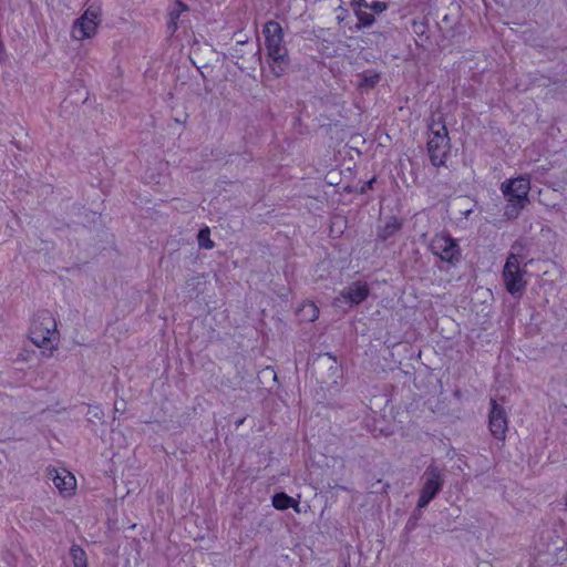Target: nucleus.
<instances>
[{
	"label": "nucleus",
	"mask_w": 567,
	"mask_h": 567,
	"mask_svg": "<svg viewBox=\"0 0 567 567\" xmlns=\"http://www.w3.org/2000/svg\"><path fill=\"white\" fill-rule=\"evenodd\" d=\"M29 339L44 355L51 357L58 350L60 332L51 312L42 310L33 316L29 328Z\"/></svg>",
	"instance_id": "1"
},
{
	"label": "nucleus",
	"mask_w": 567,
	"mask_h": 567,
	"mask_svg": "<svg viewBox=\"0 0 567 567\" xmlns=\"http://www.w3.org/2000/svg\"><path fill=\"white\" fill-rule=\"evenodd\" d=\"M506 205L503 216L507 220H515L519 217L523 209L529 204L530 178L528 175L508 178L499 187Z\"/></svg>",
	"instance_id": "2"
},
{
	"label": "nucleus",
	"mask_w": 567,
	"mask_h": 567,
	"mask_svg": "<svg viewBox=\"0 0 567 567\" xmlns=\"http://www.w3.org/2000/svg\"><path fill=\"white\" fill-rule=\"evenodd\" d=\"M264 35L271 71L276 76H280L288 68L287 50L282 44V28L278 22L269 21L264 27Z\"/></svg>",
	"instance_id": "3"
},
{
	"label": "nucleus",
	"mask_w": 567,
	"mask_h": 567,
	"mask_svg": "<svg viewBox=\"0 0 567 567\" xmlns=\"http://www.w3.org/2000/svg\"><path fill=\"white\" fill-rule=\"evenodd\" d=\"M430 137L427 141V153L430 162L434 167L445 166L451 150V140L445 121L442 116L432 118L429 124Z\"/></svg>",
	"instance_id": "4"
},
{
	"label": "nucleus",
	"mask_w": 567,
	"mask_h": 567,
	"mask_svg": "<svg viewBox=\"0 0 567 567\" xmlns=\"http://www.w3.org/2000/svg\"><path fill=\"white\" fill-rule=\"evenodd\" d=\"M427 248L441 262L446 264L449 268H455L462 261V248L458 240L453 238L447 231L434 234Z\"/></svg>",
	"instance_id": "5"
},
{
	"label": "nucleus",
	"mask_w": 567,
	"mask_h": 567,
	"mask_svg": "<svg viewBox=\"0 0 567 567\" xmlns=\"http://www.w3.org/2000/svg\"><path fill=\"white\" fill-rule=\"evenodd\" d=\"M102 22V8L97 4L89 6L84 12L76 18L70 29V37L76 42L93 39Z\"/></svg>",
	"instance_id": "6"
},
{
	"label": "nucleus",
	"mask_w": 567,
	"mask_h": 567,
	"mask_svg": "<svg viewBox=\"0 0 567 567\" xmlns=\"http://www.w3.org/2000/svg\"><path fill=\"white\" fill-rule=\"evenodd\" d=\"M524 274L526 270L520 268L518 256L509 254L503 268V280L507 292L514 298H520L526 289Z\"/></svg>",
	"instance_id": "7"
},
{
	"label": "nucleus",
	"mask_w": 567,
	"mask_h": 567,
	"mask_svg": "<svg viewBox=\"0 0 567 567\" xmlns=\"http://www.w3.org/2000/svg\"><path fill=\"white\" fill-rule=\"evenodd\" d=\"M423 486L420 491L419 506L426 507L443 489L445 480L442 470L431 463L422 476Z\"/></svg>",
	"instance_id": "8"
},
{
	"label": "nucleus",
	"mask_w": 567,
	"mask_h": 567,
	"mask_svg": "<svg viewBox=\"0 0 567 567\" xmlns=\"http://www.w3.org/2000/svg\"><path fill=\"white\" fill-rule=\"evenodd\" d=\"M47 476L63 498H70L75 495L78 482L73 473L66 468L49 466L47 468Z\"/></svg>",
	"instance_id": "9"
},
{
	"label": "nucleus",
	"mask_w": 567,
	"mask_h": 567,
	"mask_svg": "<svg viewBox=\"0 0 567 567\" xmlns=\"http://www.w3.org/2000/svg\"><path fill=\"white\" fill-rule=\"evenodd\" d=\"M488 429L494 439L505 441L508 430L507 413L495 399H491V410L488 413Z\"/></svg>",
	"instance_id": "10"
},
{
	"label": "nucleus",
	"mask_w": 567,
	"mask_h": 567,
	"mask_svg": "<svg viewBox=\"0 0 567 567\" xmlns=\"http://www.w3.org/2000/svg\"><path fill=\"white\" fill-rule=\"evenodd\" d=\"M403 227V220L398 216H390L386 218L383 226L378 229V238L381 241H386L396 235Z\"/></svg>",
	"instance_id": "11"
},
{
	"label": "nucleus",
	"mask_w": 567,
	"mask_h": 567,
	"mask_svg": "<svg viewBox=\"0 0 567 567\" xmlns=\"http://www.w3.org/2000/svg\"><path fill=\"white\" fill-rule=\"evenodd\" d=\"M188 10V7L181 2L175 1L172 3L169 11H168V23L167 28L168 30L174 33L178 29V20L181 16Z\"/></svg>",
	"instance_id": "12"
},
{
	"label": "nucleus",
	"mask_w": 567,
	"mask_h": 567,
	"mask_svg": "<svg viewBox=\"0 0 567 567\" xmlns=\"http://www.w3.org/2000/svg\"><path fill=\"white\" fill-rule=\"evenodd\" d=\"M272 506L278 511H285L288 508H293L297 513H299V502L295 498L290 497L286 493H277L272 496Z\"/></svg>",
	"instance_id": "13"
},
{
	"label": "nucleus",
	"mask_w": 567,
	"mask_h": 567,
	"mask_svg": "<svg viewBox=\"0 0 567 567\" xmlns=\"http://www.w3.org/2000/svg\"><path fill=\"white\" fill-rule=\"evenodd\" d=\"M359 81L357 82V89L370 90L373 89L380 81V73L374 70L363 71L358 74Z\"/></svg>",
	"instance_id": "14"
},
{
	"label": "nucleus",
	"mask_w": 567,
	"mask_h": 567,
	"mask_svg": "<svg viewBox=\"0 0 567 567\" xmlns=\"http://www.w3.org/2000/svg\"><path fill=\"white\" fill-rule=\"evenodd\" d=\"M298 315L301 321L312 322L318 319L319 309L312 301H306L298 309Z\"/></svg>",
	"instance_id": "15"
},
{
	"label": "nucleus",
	"mask_w": 567,
	"mask_h": 567,
	"mask_svg": "<svg viewBox=\"0 0 567 567\" xmlns=\"http://www.w3.org/2000/svg\"><path fill=\"white\" fill-rule=\"evenodd\" d=\"M380 421L372 419H367L364 422V426L369 433H371L374 437L379 436H388L391 434V431L388 427L379 426ZM383 423V421H381Z\"/></svg>",
	"instance_id": "16"
},
{
	"label": "nucleus",
	"mask_w": 567,
	"mask_h": 567,
	"mask_svg": "<svg viewBox=\"0 0 567 567\" xmlns=\"http://www.w3.org/2000/svg\"><path fill=\"white\" fill-rule=\"evenodd\" d=\"M70 556L74 567H89L86 554L79 545L70 548Z\"/></svg>",
	"instance_id": "17"
},
{
	"label": "nucleus",
	"mask_w": 567,
	"mask_h": 567,
	"mask_svg": "<svg viewBox=\"0 0 567 567\" xmlns=\"http://www.w3.org/2000/svg\"><path fill=\"white\" fill-rule=\"evenodd\" d=\"M375 21L374 13L357 9V29L371 27Z\"/></svg>",
	"instance_id": "18"
},
{
	"label": "nucleus",
	"mask_w": 567,
	"mask_h": 567,
	"mask_svg": "<svg viewBox=\"0 0 567 567\" xmlns=\"http://www.w3.org/2000/svg\"><path fill=\"white\" fill-rule=\"evenodd\" d=\"M388 7V3L383 1H373L369 4L365 0H357V9H370L373 13H382Z\"/></svg>",
	"instance_id": "19"
},
{
	"label": "nucleus",
	"mask_w": 567,
	"mask_h": 567,
	"mask_svg": "<svg viewBox=\"0 0 567 567\" xmlns=\"http://www.w3.org/2000/svg\"><path fill=\"white\" fill-rule=\"evenodd\" d=\"M423 508L424 507L419 506V503L416 504V507L414 508V511L412 512L411 516L409 517V519L405 524L406 532H412L416 528L417 523L423 515Z\"/></svg>",
	"instance_id": "20"
},
{
	"label": "nucleus",
	"mask_w": 567,
	"mask_h": 567,
	"mask_svg": "<svg viewBox=\"0 0 567 567\" xmlns=\"http://www.w3.org/2000/svg\"><path fill=\"white\" fill-rule=\"evenodd\" d=\"M197 239H198V245L200 248H204V249L214 248V241L210 239V231H209L208 227L199 230Z\"/></svg>",
	"instance_id": "21"
},
{
	"label": "nucleus",
	"mask_w": 567,
	"mask_h": 567,
	"mask_svg": "<svg viewBox=\"0 0 567 567\" xmlns=\"http://www.w3.org/2000/svg\"><path fill=\"white\" fill-rule=\"evenodd\" d=\"M370 295V289L367 282L357 281V307L362 303Z\"/></svg>",
	"instance_id": "22"
},
{
	"label": "nucleus",
	"mask_w": 567,
	"mask_h": 567,
	"mask_svg": "<svg viewBox=\"0 0 567 567\" xmlns=\"http://www.w3.org/2000/svg\"><path fill=\"white\" fill-rule=\"evenodd\" d=\"M377 183V177L373 176L372 178L365 181L363 185L360 187V189H357V195H367L369 190L373 189V185Z\"/></svg>",
	"instance_id": "23"
},
{
	"label": "nucleus",
	"mask_w": 567,
	"mask_h": 567,
	"mask_svg": "<svg viewBox=\"0 0 567 567\" xmlns=\"http://www.w3.org/2000/svg\"><path fill=\"white\" fill-rule=\"evenodd\" d=\"M557 69H559V71L557 72V75L561 76L559 79V81L561 83H567V64L566 63H559V64H557Z\"/></svg>",
	"instance_id": "24"
},
{
	"label": "nucleus",
	"mask_w": 567,
	"mask_h": 567,
	"mask_svg": "<svg viewBox=\"0 0 567 567\" xmlns=\"http://www.w3.org/2000/svg\"><path fill=\"white\" fill-rule=\"evenodd\" d=\"M347 298L349 299V303L351 306L353 303V296L351 291L348 293Z\"/></svg>",
	"instance_id": "25"
},
{
	"label": "nucleus",
	"mask_w": 567,
	"mask_h": 567,
	"mask_svg": "<svg viewBox=\"0 0 567 567\" xmlns=\"http://www.w3.org/2000/svg\"><path fill=\"white\" fill-rule=\"evenodd\" d=\"M370 199H371V197L367 195V198L363 200L362 205L369 203Z\"/></svg>",
	"instance_id": "26"
},
{
	"label": "nucleus",
	"mask_w": 567,
	"mask_h": 567,
	"mask_svg": "<svg viewBox=\"0 0 567 567\" xmlns=\"http://www.w3.org/2000/svg\"><path fill=\"white\" fill-rule=\"evenodd\" d=\"M454 395H455V396H457V398H458V396H461V391H460V390H456V391L454 392Z\"/></svg>",
	"instance_id": "27"
}]
</instances>
